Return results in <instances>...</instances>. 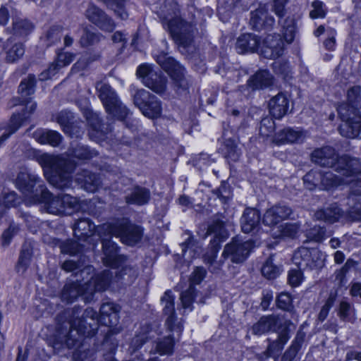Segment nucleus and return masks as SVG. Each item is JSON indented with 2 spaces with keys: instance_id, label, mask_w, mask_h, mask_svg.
Returning <instances> with one entry per match:
<instances>
[{
  "instance_id": "obj_1",
  "label": "nucleus",
  "mask_w": 361,
  "mask_h": 361,
  "mask_svg": "<svg viewBox=\"0 0 361 361\" xmlns=\"http://www.w3.org/2000/svg\"><path fill=\"white\" fill-rule=\"evenodd\" d=\"M99 156V152L81 143L69 148L66 156L44 153L37 158L47 181L53 187L64 190L71 186L73 173L79 165L88 164Z\"/></svg>"
},
{
  "instance_id": "obj_2",
  "label": "nucleus",
  "mask_w": 361,
  "mask_h": 361,
  "mask_svg": "<svg viewBox=\"0 0 361 361\" xmlns=\"http://www.w3.org/2000/svg\"><path fill=\"white\" fill-rule=\"evenodd\" d=\"M121 307L113 302H103L99 312L93 307H87L81 317H75L70 320L71 329L76 330L83 337H94L98 332L99 326H109L110 329L105 334L104 341H107L116 333L114 329L120 319Z\"/></svg>"
},
{
  "instance_id": "obj_3",
  "label": "nucleus",
  "mask_w": 361,
  "mask_h": 361,
  "mask_svg": "<svg viewBox=\"0 0 361 361\" xmlns=\"http://www.w3.org/2000/svg\"><path fill=\"white\" fill-rule=\"evenodd\" d=\"M101 232L104 235L119 238L123 245L135 246L142 240L145 228L141 225L133 223L129 218L123 217L104 224Z\"/></svg>"
},
{
  "instance_id": "obj_4",
  "label": "nucleus",
  "mask_w": 361,
  "mask_h": 361,
  "mask_svg": "<svg viewBox=\"0 0 361 361\" xmlns=\"http://www.w3.org/2000/svg\"><path fill=\"white\" fill-rule=\"evenodd\" d=\"M14 184L25 200L32 204H41L47 195H49V189L41 178L29 171L27 168L19 171Z\"/></svg>"
},
{
  "instance_id": "obj_5",
  "label": "nucleus",
  "mask_w": 361,
  "mask_h": 361,
  "mask_svg": "<svg viewBox=\"0 0 361 361\" xmlns=\"http://www.w3.org/2000/svg\"><path fill=\"white\" fill-rule=\"evenodd\" d=\"M297 21L290 16L284 19L281 26V34H268L264 38V51L266 59L281 57L284 52L285 42L292 43L295 37Z\"/></svg>"
},
{
  "instance_id": "obj_6",
  "label": "nucleus",
  "mask_w": 361,
  "mask_h": 361,
  "mask_svg": "<svg viewBox=\"0 0 361 361\" xmlns=\"http://www.w3.org/2000/svg\"><path fill=\"white\" fill-rule=\"evenodd\" d=\"M49 195L42 201L47 212L49 214L68 216L78 212H85L88 203L87 200H81L79 197H75L67 193H59L54 195L49 190Z\"/></svg>"
},
{
  "instance_id": "obj_7",
  "label": "nucleus",
  "mask_w": 361,
  "mask_h": 361,
  "mask_svg": "<svg viewBox=\"0 0 361 361\" xmlns=\"http://www.w3.org/2000/svg\"><path fill=\"white\" fill-rule=\"evenodd\" d=\"M154 59L161 70L167 74L175 90L180 92L188 91V71L184 65L164 51L154 55Z\"/></svg>"
},
{
  "instance_id": "obj_8",
  "label": "nucleus",
  "mask_w": 361,
  "mask_h": 361,
  "mask_svg": "<svg viewBox=\"0 0 361 361\" xmlns=\"http://www.w3.org/2000/svg\"><path fill=\"white\" fill-rule=\"evenodd\" d=\"M170 37L178 48L188 49L195 42V25L180 16L164 22Z\"/></svg>"
},
{
  "instance_id": "obj_9",
  "label": "nucleus",
  "mask_w": 361,
  "mask_h": 361,
  "mask_svg": "<svg viewBox=\"0 0 361 361\" xmlns=\"http://www.w3.org/2000/svg\"><path fill=\"white\" fill-rule=\"evenodd\" d=\"M98 97L101 100L105 111L114 118L124 121L129 114V109L123 105L115 90L109 84H102L97 87Z\"/></svg>"
},
{
  "instance_id": "obj_10",
  "label": "nucleus",
  "mask_w": 361,
  "mask_h": 361,
  "mask_svg": "<svg viewBox=\"0 0 361 361\" xmlns=\"http://www.w3.org/2000/svg\"><path fill=\"white\" fill-rule=\"evenodd\" d=\"M133 103L142 114L152 120L160 118L163 114L162 102L149 91L140 89L133 95Z\"/></svg>"
},
{
  "instance_id": "obj_11",
  "label": "nucleus",
  "mask_w": 361,
  "mask_h": 361,
  "mask_svg": "<svg viewBox=\"0 0 361 361\" xmlns=\"http://www.w3.org/2000/svg\"><path fill=\"white\" fill-rule=\"evenodd\" d=\"M136 75L152 92L159 94L166 92L167 78L161 71L155 70L152 64L143 63L139 65L136 69Z\"/></svg>"
},
{
  "instance_id": "obj_12",
  "label": "nucleus",
  "mask_w": 361,
  "mask_h": 361,
  "mask_svg": "<svg viewBox=\"0 0 361 361\" xmlns=\"http://www.w3.org/2000/svg\"><path fill=\"white\" fill-rule=\"evenodd\" d=\"M292 322L281 314H271L262 316L251 328L253 335L260 336L269 333H276L277 335L283 330L290 331Z\"/></svg>"
},
{
  "instance_id": "obj_13",
  "label": "nucleus",
  "mask_w": 361,
  "mask_h": 361,
  "mask_svg": "<svg viewBox=\"0 0 361 361\" xmlns=\"http://www.w3.org/2000/svg\"><path fill=\"white\" fill-rule=\"evenodd\" d=\"M112 238L110 235H104L100 231L102 262L106 267L116 269L125 264L127 258L126 255L120 253L121 247Z\"/></svg>"
},
{
  "instance_id": "obj_14",
  "label": "nucleus",
  "mask_w": 361,
  "mask_h": 361,
  "mask_svg": "<svg viewBox=\"0 0 361 361\" xmlns=\"http://www.w3.org/2000/svg\"><path fill=\"white\" fill-rule=\"evenodd\" d=\"M334 171L345 178H352L350 183L361 188V161L348 154L339 155Z\"/></svg>"
},
{
  "instance_id": "obj_15",
  "label": "nucleus",
  "mask_w": 361,
  "mask_h": 361,
  "mask_svg": "<svg viewBox=\"0 0 361 361\" xmlns=\"http://www.w3.org/2000/svg\"><path fill=\"white\" fill-rule=\"evenodd\" d=\"M253 245L252 240H243L238 236L233 237L225 245L221 257L225 259H230L234 264L243 263L249 257Z\"/></svg>"
},
{
  "instance_id": "obj_16",
  "label": "nucleus",
  "mask_w": 361,
  "mask_h": 361,
  "mask_svg": "<svg viewBox=\"0 0 361 361\" xmlns=\"http://www.w3.org/2000/svg\"><path fill=\"white\" fill-rule=\"evenodd\" d=\"M274 82V78L269 71L260 68L249 77L245 85H240L238 90L246 98H249L257 90L271 87Z\"/></svg>"
},
{
  "instance_id": "obj_17",
  "label": "nucleus",
  "mask_w": 361,
  "mask_h": 361,
  "mask_svg": "<svg viewBox=\"0 0 361 361\" xmlns=\"http://www.w3.org/2000/svg\"><path fill=\"white\" fill-rule=\"evenodd\" d=\"M342 123L338 128L339 133L346 138H356L361 135V109L337 111Z\"/></svg>"
},
{
  "instance_id": "obj_18",
  "label": "nucleus",
  "mask_w": 361,
  "mask_h": 361,
  "mask_svg": "<svg viewBox=\"0 0 361 361\" xmlns=\"http://www.w3.org/2000/svg\"><path fill=\"white\" fill-rule=\"evenodd\" d=\"M114 280L113 273L109 269L94 272L90 279L85 281L88 289L87 299L92 302L97 293H104L111 286Z\"/></svg>"
},
{
  "instance_id": "obj_19",
  "label": "nucleus",
  "mask_w": 361,
  "mask_h": 361,
  "mask_svg": "<svg viewBox=\"0 0 361 361\" xmlns=\"http://www.w3.org/2000/svg\"><path fill=\"white\" fill-rule=\"evenodd\" d=\"M235 50L240 54L259 53L265 58L264 51V39L255 33H242L237 38Z\"/></svg>"
},
{
  "instance_id": "obj_20",
  "label": "nucleus",
  "mask_w": 361,
  "mask_h": 361,
  "mask_svg": "<svg viewBox=\"0 0 361 361\" xmlns=\"http://www.w3.org/2000/svg\"><path fill=\"white\" fill-rule=\"evenodd\" d=\"M86 283H82L80 280L67 282L63 286L60 298L66 304H72L81 297L85 303H90L91 300L87 299L88 289Z\"/></svg>"
},
{
  "instance_id": "obj_21",
  "label": "nucleus",
  "mask_w": 361,
  "mask_h": 361,
  "mask_svg": "<svg viewBox=\"0 0 361 361\" xmlns=\"http://www.w3.org/2000/svg\"><path fill=\"white\" fill-rule=\"evenodd\" d=\"M276 23L275 18L265 7H259L250 12V25L253 30L268 32L272 31Z\"/></svg>"
},
{
  "instance_id": "obj_22",
  "label": "nucleus",
  "mask_w": 361,
  "mask_h": 361,
  "mask_svg": "<svg viewBox=\"0 0 361 361\" xmlns=\"http://www.w3.org/2000/svg\"><path fill=\"white\" fill-rule=\"evenodd\" d=\"M86 17L90 23L105 32H112L116 27L114 19L94 5L87 9Z\"/></svg>"
},
{
  "instance_id": "obj_23",
  "label": "nucleus",
  "mask_w": 361,
  "mask_h": 361,
  "mask_svg": "<svg viewBox=\"0 0 361 361\" xmlns=\"http://www.w3.org/2000/svg\"><path fill=\"white\" fill-rule=\"evenodd\" d=\"M73 237L79 241L90 243L93 240L97 226L94 222L88 217L76 219L72 226Z\"/></svg>"
},
{
  "instance_id": "obj_24",
  "label": "nucleus",
  "mask_w": 361,
  "mask_h": 361,
  "mask_svg": "<svg viewBox=\"0 0 361 361\" xmlns=\"http://www.w3.org/2000/svg\"><path fill=\"white\" fill-rule=\"evenodd\" d=\"M75 181L81 188L89 192H96L102 186L100 173L87 169H82L76 173Z\"/></svg>"
},
{
  "instance_id": "obj_25",
  "label": "nucleus",
  "mask_w": 361,
  "mask_h": 361,
  "mask_svg": "<svg viewBox=\"0 0 361 361\" xmlns=\"http://www.w3.org/2000/svg\"><path fill=\"white\" fill-rule=\"evenodd\" d=\"M339 155L334 147L325 145L322 147L315 148L312 152L311 160L322 166L333 169Z\"/></svg>"
},
{
  "instance_id": "obj_26",
  "label": "nucleus",
  "mask_w": 361,
  "mask_h": 361,
  "mask_svg": "<svg viewBox=\"0 0 361 361\" xmlns=\"http://www.w3.org/2000/svg\"><path fill=\"white\" fill-rule=\"evenodd\" d=\"M37 79L34 74H29L23 79L18 86V92L20 97L13 98L14 105H28L31 103V96L35 94Z\"/></svg>"
},
{
  "instance_id": "obj_27",
  "label": "nucleus",
  "mask_w": 361,
  "mask_h": 361,
  "mask_svg": "<svg viewBox=\"0 0 361 361\" xmlns=\"http://www.w3.org/2000/svg\"><path fill=\"white\" fill-rule=\"evenodd\" d=\"M262 218L259 209L252 207L245 209L240 219L241 230L244 233L257 232L261 228Z\"/></svg>"
},
{
  "instance_id": "obj_28",
  "label": "nucleus",
  "mask_w": 361,
  "mask_h": 361,
  "mask_svg": "<svg viewBox=\"0 0 361 361\" xmlns=\"http://www.w3.org/2000/svg\"><path fill=\"white\" fill-rule=\"evenodd\" d=\"M290 99L286 92H280L270 99L268 104L269 112L274 119H281L289 110Z\"/></svg>"
},
{
  "instance_id": "obj_29",
  "label": "nucleus",
  "mask_w": 361,
  "mask_h": 361,
  "mask_svg": "<svg viewBox=\"0 0 361 361\" xmlns=\"http://www.w3.org/2000/svg\"><path fill=\"white\" fill-rule=\"evenodd\" d=\"M35 29V25L27 18L13 19L11 28V37L25 43L29 39Z\"/></svg>"
},
{
  "instance_id": "obj_30",
  "label": "nucleus",
  "mask_w": 361,
  "mask_h": 361,
  "mask_svg": "<svg viewBox=\"0 0 361 361\" xmlns=\"http://www.w3.org/2000/svg\"><path fill=\"white\" fill-rule=\"evenodd\" d=\"M304 137L302 129L287 126L275 133L273 142L277 146L295 144L302 142Z\"/></svg>"
},
{
  "instance_id": "obj_31",
  "label": "nucleus",
  "mask_w": 361,
  "mask_h": 361,
  "mask_svg": "<svg viewBox=\"0 0 361 361\" xmlns=\"http://www.w3.org/2000/svg\"><path fill=\"white\" fill-rule=\"evenodd\" d=\"M291 214L290 207L286 205L275 204L267 209L262 217V224L267 226H274L289 218Z\"/></svg>"
},
{
  "instance_id": "obj_32",
  "label": "nucleus",
  "mask_w": 361,
  "mask_h": 361,
  "mask_svg": "<svg viewBox=\"0 0 361 361\" xmlns=\"http://www.w3.org/2000/svg\"><path fill=\"white\" fill-rule=\"evenodd\" d=\"M32 137L42 145H49L57 147L63 142V135L55 130L38 128L32 133Z\"/></svg>"
},
{
  "instance_id": "obj_33",
  "label": "nucleus",
  "mask_w": 361,
  "mask_h": 361,
  "mask_svg": "<svg viewBox=\"0 0 361 361\" xmlns=\"http://www.w3.org/2000/svg\"><path fill=\"white\" fill-rule=\"evenodd\" d=\"M80 242L75 238L62 240L54 238L52 240L54 246L59 247L62 255L71 257L78 256L82 253L84 245Z\"/></svg>"
},
{
  "instance_id": "obj_34",
  "label": "nucleus",
  "mask_w": 361,
  "mask_h": 361,
  "mask_svg": "<svg viewBox=\"0 0 361 361\" xmlns=\"http://www.w3.org/2000/svg\"><path fill=\"white\" fill-rule=\"evenodd\" d=\"M16 39L9 37L5 42L3 49L6 54V61L8 63H15L21 59L25 51V43L16 42Z\"/></svg>"
},
{
  "instance_id": "obj_35",
  "label": "nucleus",
  "mask_w": 361,
  "mask_h": 361,
  "mask_svg": "<svg viewBox=\"0 0 361 361\" xmlns=\"http://www.w3.org/2000/svg\"><path fill=\"white\" fill-rule=\"evenodd\" d=\"M361 86L354 85L347 90L346 102L341 104L337 111H358L360 109Z\"/></svg>"
},
{
  "instance_id": "obj_36",
  "label": "nucleus",
  "mask_w": 361,
  "mask_h": 361,
  "mask_svg": "<svg viewBox=\"0 0 361 361\" xmlns=\"http://www.w3.org/2000/svg\"><path fill=\"white\" fill-rule=\"evenodd\" d=\"M151 198L149 189L135 185L131 192L125 197V201L128 205L143 206L147 204Z\"/></svg>"
},
{
  "instance_id": "obj_37",
  "label": "nucleus",
  "mask_w": 361,
  "mask_h": 361,
  "mask_svg": "<svg viewBox=\"0 0 361 361\" xmlns=\"http://www.w3.org/2000/svg\"><path fill=\"white\" fill-rule=\"evenodd\" d=\"M343 210L334 203L326 208L317 209L315 216L320 221L331 224L338 222L343 217Z\"/></svg>"
},
{
  "instance_id": "obj_38",
  "label": "nucleus",
  "mask_w": 361,
  "mask_h": 361,
  "mask_svg": "<svg viewBox=\"0 0 361 361\" xmlns=\"http://www.w3.org/2000/svg\"><path fill=\"white\" fill-rule=\"evenodd\" d=\"M290 331H287V330H283V332H280L279 334L277 335V338L274 341H269L267 348L265 351V354L268 357H278L282 350L283 349L285 345L289 341L290 338Z\"/></svg>"
},
{
  "instance_id": "obj_39",
  "label": "nucleus",
  "mask_w": 361,
  "mask_h": 361,
  "mask_svg": "<svg viewBox=\"0 0 361 361\" xmlns=\"http://www.w3.org/2000/svg\"><path fill=\"white\" fill-rule=\"evenodd\" d=\"M306 334L302 330H298L290 346L281 356V361H293L298 353L302 349L305 341Z\"/></svg>"
},
{
  "instance_id": "obj_40",
  "label": "nucleus",
  "mask_w": 361,
  "mask_h": 361,
  "mask_svg": "<svg viewBox=\"0 0 361 361\" xmlns=\"http://www.w3.org/2000/svg\"><path fill=\"white\" fill-rule=\"evenodd\" d=\"M34 255L33 248L30 245L23 244L20 250L18 259L15 265L17 273L24 274L29 269Z\"/></svg>"
},
{
  "instance_id": "obj_41",
  "label": "nucleus",
  "mask_w": 361,
  "mask_h": 361,
  "mask_svg": "<svg viewBox=\"0 0 361 361\" xmlns=\"http://www.w3.org/2000/svg\"><path fill=\"white\" fill-rule=\"evenodd\" d=\"M337 316L341 321L354 324L357 319L356 310L351 302L347 300L340 301L337 309Z\"/></svg>"
},
{
  "instance_id": "obj_42",
  "label": "nucleus",
  "mask_w": 361,
  "mask_h": 361,
  "mask_svg": "<svg viewBox=\"0 0 361 361\" xmlns=\"http://www.w3.org/2000/svg\"><path fill=\"white\" fill-rule=\"evenodd\" d=\"M27 107H24L21 112L13 113L10 117L9 122L6 129V133L11 136L16 133L20 128L30 120V116L26 115Z\"/></svg>"
},
{
  "instance_id": "obj_43",
  "label": "nucleus",
  "mask_w": 361,
  "mask_h": 361,
  "mask_svg": "<svg viewBox=\"0 0 361 361\" xmlns=\"http://www.w3.org/2000/svg\"><path fill=\"white\" fill-rule=\"evenodd\" d=\"M100 57L101 55L99 53L85 51L72 66L71 71L77 73L86 71L93 62L99 60Z\"/></svg>"
},
{
  "instance_id": "obj_44",
  "label": "nucleus",
  "mask_w": 361,
  "mask_h": 361,
  "mask_svg": "<svg viewBox=\"0 0 361 361\" xmlns=\"http://www.w3.org/2000/svg\"><path fill=\"white\" fill-rule=\"evenodd\" d=\"M271 64V68L275 75L281 78L285 81H289L293 78V68L290 63L287 59L276 60Z\"/></svg>"
},
{
  "instance_id": "obj_45",
  "label": "nucleus",
  "mask_w": 361,
  "mask_h": 361,
  "mask_svg": "<svg viewBox=\"0 0 361 361\" xmlns=\"http://www.w3.org/2000/svg\"><path fill=\"white\" fill-rule=\"evenodd\" d=\"M343 178L331 172L322 171L320 190L331 191L343 185Z\"/></svg>"
},
{
  "instance_id": "obj_46",
  "label": "nucleus",
  "mask_w": 361,
  "mask_h": 361,
  "mask_svg": "<svg viewBox=\"0 0 361 361\" xmlns=\"http://www.w3.org/2000/svg\"><path fill=\"white\" fill-rule=\"evenodd\" d=\"M176 340L173 335L164 336L156 342L155 351L159 355H171L174 353Z\"/></svg>"
},
{
  "instance_id": "obj_47",
  "label": "nucleus",
  "mask_w": 361,
  "mask_h": 361,
  "mask_svg": "<svg viewBox=\"0 0 361 361\" xmlns=\"http://www.w3.org/2000/svg\"><path fill=\"white\" fill-rule=\"evenodd\" d=\"M102 35L93 32L86 26L82 29V35L79 39L80 47L82 49H88L97 44L101 40Z\"/></svg>"
},
{
  "instance_id": "obj_48",
  "label": "nucleus",
  "mask_w": 361,
  "mask_h": 361,
  "mask_svg": "<svg viewBox=\"0 0 361 361\" xmlns=\"http://www.w3.org/2000/svg\"><path fill=\"white\" fill-rule=\"evenodd\" d=\"M322 173V171L317 169H311L309 171L302 177L305 188L310 191H314L317 189L320 190Z\"/></svg>"
},
{
  "instance_id": "obj_49",
  "label": "nucleus",
  "mask_w": 361,
  "mask_h": 361,
  "mask_svg": "<svg viewBox=\"0 0 361 361\" xmlns=\"http://www.w3.org/2000/svg\"><path fill=\"white\" fill-rule=\"evenodd\" d=\"M274 255H270L261 268L262 275L268 280H274L280 275V268L274 264Z\"/></svg>"
},
{
  "instance_id": "obj_50",
  "label": "nucleus",
  "mask_w": 361,
  "mask_h": 361,
  "mask_svg": "<svg viewBox=\"0 0 361 361\" xmlns=\"http://www.w3.org/2000/svg\"><path fill=\"white\" fill-rule=\"evenodd\" d=\"M313 250L305 247H299L293 254L294 263L299 268L308 269L307 263L310 262Z\"/></svg>"
},
{
  "instance_id": "obj_51",
  "label": "nucleus",
  "mask_w": 361,
  "mask_h": 361,
  "mask_svg": "<svg viewBox=\"0 0 361 361\" xmlns=\"http://www.w3.org/2000/svg\"><path fill=\"white\" fill-rule=\"evenodd\" d=\"M73 118L71 111L62 110L56 114L55 119L65 133H71L74 128Z\"/></svg>"
},
{
  "instance_id": "obj_52",
  "label": "nucleus",
  "mask_w": 361,
  "mask_h": 361,
  "mask_svg": "<svg viewBox=\"0 0 361 361\" xmlns=\"http://www.w3.org/2000/svg\"><path fill=\"white\" fill-rule=\"evenodd\" d=\"M221 152L224 157L227 159L236 161L239 159V154L237 152L238 145L233 138L226 139L221 147Z\"/></svg>"
},
{
  "instance_id": "obj_53",
  "label": "nucleus",
  "mask_w": 361,
  "mask_h": 361,
  "mask_svg": "<svg viewBox=\"0 0 361 361\" xmlns=\"http://www.w3.org/2000/svg\"><path fill=\"white\" fill-rule=\"evenodd\" d=\"M276 306L285 312H292L294 310L293 297L288 292H281L276 298Z\"/></svg>"
},
{
  "instance_id": "obj_54",
  "label": "nucleus",
  "mask_w": 361,
  "mask_h": 361,
  "mask_svg": "<svg viewBox=\"0 0 361 361\" xmlns=\"http://www.w3.org/2000/svg\"><path fill=\"white\" fill-rule=\"evenodd\" d=\"M224 239L221 234H215L210 240L208 245V252L207 254L208 261L210 263L214 262L217 258L218 253L221 248V244Z\"/></svg>"
},
{
  "instance_id": "obj_55",
  "label": "nucleus",
  "mask_w": 361,
  "mask_h": 361,
  "mask_svg": "<svg viewBox=\"0 0 361 361\" xmlns=\"http://www.w3.org/2000/svg\"><path fill=\"white\" fill-rule=\"evenodd\" d=\"M91 338L92 337H83L79 334L78 331L71 330L70 328L69 331L65 336L64 345L68 349L79 348L86 338Z\"/></svg>"
},
{
  "instance_id": "obj_56",
  "label": "nucleus",
  "mask_w": 361,
  "mask_h": 361,
  "mask_svg": "<svg viewBox=\"0 0 361 361\" xmlns=\"http://www.w3.org/2000/svg\"><path fill=\"white\" fill-rule=\"evenodd\" d=\"M62 68V66L55 59H54V61L48 65L47 68L39 73L38 75L39 80L45 82L53 79L59 73Z\"/></svg>"
},
{
  "instance_id": "obj_57",
  "label": "nucleus",
  "mask_w": 361,
  "mask_h": 361,
  "mask_svg": "<svg viewBox=\"0 0 361 361\" xmlns=\"http://www.w3.org/2000/svg\"><path fill=\"white\" fill-rule=\"evenodd\" d=\"M161 300L162 302H165L163 308L164 314L169 315L170 317L175 316V297L172 293V291L171 290H166Z\"/></svg>"
},
{
  "instance_id": "obj_58",
  "label": "nucleus",
  "mask_w": 361,
  "mask_h": 361,
  "mask_svg": "<svg viewBox=\"0 0 361 361\" xmlns=\"http://www.w3.org/2000/svg\"><path fill=\"white\" fill-rule=\"evenodd\" d=\"M312 9L310 12V17L312 20L323 19L328 13V8L325 4L320 0H314L312 2Z\"/></svg>"
},
{
  "instance_id": "obj_59",
  "label": "nucleus",
  "mask_w": 361,
  "mask_h": 361,
  "mask_svg": "<svg viewBox=\"0 0 361 361\" xmlns=\"http://www.w3.org/2000/svg\"><path fill=\"white\" fill-rule=\"evenodd\" d=\"M19 230L20 228L18 226L15 225L13 223H11L8 227L3 231L0 237L1 246L4 247L9 246L14 236L18 233Z\"/></svg>"
},
{
  "instance_id": "obj_60",
  "label": "nucleus",
  "mask_w": 361,
  "mask_h": 361,
  "mask_svg": "<svg viewBox=\"0 0 361 361\" xmlns=\"http://www.w3.org/2000/svg\"><path fill=\"white\" fill-rule=\"evenodd\" d=\"M1 205L6 209L16 208L20 204V197L15 191H10L3 194L0 200Z\"/></svg>"
},
{
  "instance_id": "obj_61",
  "label": "nucleus",
  "mask_w": 361,
  "mask_h": 361,
  "mask_svg": "<svg viewBox=\"0 0 361 361\" xmlns=\"http://www.w3.org/2000/svg\"><path fill=\"white\" fill-rule=\"evenodd\" d=\"M61 30L57 25H51L46 31L44 35V42L47 47L55 45L60 41Z\"/></svg>"
},
{
  "instance_id": "obj_62",
  "label": "nucleus",
  "mask_w": 361,
  "mask_h": 361,
  "mask_svg": "<svg viewBox=\"0 0 361 361\" xmlns=\"http://www.w3.org/2000/svg\"><path fill=\"white\" fill-rule=\"evenodd\" d=\"M75 54L71 51H64V48L57 49L54 59L58 61L62 67L69 66L75 59Z\"/></svg>"
},
{
  "instance_id": "obj_63",
  "label": "nucleus",
  "mask_w": 361,
  "mask_h": 361,
  "mask_svg": "<svg viewBox=\"0 0 361 361\" xmlns=\"http://www.w3.org/2000/svg\"><path fill=\"white\" fill-rule=\"evenodd\" d=\"M353 200L354 205L346 212L345 216L352 222L361 221V200L354 196Z\"/></svg>"
},
{
  "instance_id": "obj_64",
  "label": "nucleus",
  "mask_w": 361,
  "mask_h": 361,
  "mask_svg": "<svg viewBox=\"0 0 361 361\" xmlns=\"http://www.w3.org/2000/svg\"><path fill=\"white\" fill-rule=\"evenodd\" d=\"M305 279L301 268L290 269L288 272V283L293 288L300 286Z\"/></svg>"
}]
</instances>
